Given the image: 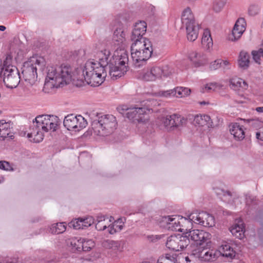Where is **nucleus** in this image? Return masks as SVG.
<instances>
[{
	"mask_svg": "<svg viewBox=\"0 0 263 263\" xmlns=\"http://www.w3.org/2000/svg\"><path fill=\"white\" fill-rule=\"evenodd\" d=\"M97 55L99 62L88 60L83 69V75L88 84L93 86L101 84L107 71L114 80L127 72L128 57L126 51L117 50L111 56L110 52L105 49L98 52Z\"/></svg>",
	"mask_w": 263,
	"mask_h": 263,
	"instance_id": "nucleus-1",
	"label": "nucleus"
},
{
	"mask_svg": "<svg viewBox=\"0 0 263 263\" xmlns=\"http://www.w3.org/2000/svg\"><path fill=\"white\" fill-rule=\"evenodd\" d=\"M73 76L72 68L69 65L49 67L43 91L47 93L51 92L54 88L69 84Z\"/></svg>",
	"mask_w": 263,
	"mask_h": 263,
	"instance_id": "nucleus-2",
	"label": "nucleus"
},
{
	"mask_svg": "<svg viewBox=\"0 0 263 263\" xmlns=\"http://www.w3.org/2000/svg\"><path fill=\"white\" fill-rule=\"evenodd\" d=\"M59 119L57 116L48 115L37 116L30 126L27 134L31 141L35 143L41 142L44 138L43 132H47L49 130L54 132L59 125Z\"/></svg>",
	"mask_w": 263,
	"mask_h": 263,
	"instance_id": "nucleus-3",
	"label": "nucleus"
},
{
	"mask_svg": "<svg viewBox=\"0 0 263 263\" xmlns=\"http://www.w3.org/2000/svg\"><path fill=\"white\" fill-rule=\"evenodd\" d=\"M92 128L96 135L107 136L114 133L117 126L116 117L112 115L98 114L97 118L91 123Z\"/></svg>",
	"mask_w": 263,
	"mask_h": 263,
	"instance_id": "nucleus-4",
	"label": "nucleus"
},
{
	"mask_svg": "<svg viewBox=\"0 0 263 263\" xmlns=\"http://www.w3.org/2000/svg\"><path fill=\"white\" fill-rule=\"evenodd\" d=\"M152 44L149 40L133 43L131 56L136 67L142 65L153 54Z\"/></svg>",
	"mask_w": 263,
	"mask_h": 263,
	"instance_id": "nucleus-5",
	"label": "nucleus"
},
{
	"mask_svg": "<svg viewBox=\"0 0 263 263\" xmlns=\"http://www.w3.org/2000/svg\"><path fill=\"white\" fill-rule=\"evenodd\" d=\"M45 65V61L42 57H32L30 61L25 62L22 72L25 80L30 83H34L37 78V68L43 70Z\"/></svg>",
	"mask_w": 263,
	"mask_h": 263,
	"instance_id": "nucleus-6",
	"label": "nucleus"
},
{
	"mask_svg": "<svg viewBox=\"0 0 263 263\" xmlns=\"http://www.w3.org/2000/svg\"><path fill=\"white\" fill-rule=\"evenodd\" d=\"M0 74L8 88H15L20 82V73L16 67H9L4 71H1Z\"/></svg>",
	"mask_w": 263,
	"mask_h": 263,
	"instance_id": "nucleus-7",
	"label": "nucleus"
},
{
	"mask_svg": "<svg viewBox=\"0 0 263 263\" xmlns=\"http://www.w3.org/2000/svg\"><path fill=\"white\" fill-rule=\"evenodd\" d=\"M63 124L69 130H74L78 132L85 128L87 122L81 115L75 116L73 114H70L65 117Z\"/></svg>",
	"mask_w": 263,
	"mask_h": 263,
	"instance_id": "nucleus-8",
	"label": "nucleus"
},
{
	"mask_svg": "<svg viewBox=\"0 0 263 263\" xmlns=\"http://www.w3.org/2000/svg\"><path fill=\"white\" fill-rule=\"evenodd\" d=\"M188 218L193 223L200 224L205 227H212L215 225L214 217L206 212H193L188 215Z\"/></svg>",
	"mask_w": 263,
	"mask_h": 263,
	"instance_id": "nucleus-9",
	"label": "nucleus"
},
{
	"mask_svg": "<svg viewBox=\"0 0 263 263\" xmlns=\"http://www.w3.org/2000/svg\"><path fill=\"white\" fill-rule=\"evenodd\" d=\"M161 122L166 130L172 131L185 125L186 120L180 115L174 114L162 117Z\"/></svg>",
	"mask_w": 263,
	"mask_h": 263,
	"instance_id": "nucleus-10",
	"label": "nucleus"
},
{
	"mask_svg": "<svg viewBox=\"0 0 263 263\" xmlns=\"http://www.w3.org/2000/svg\"><path fill=\"white\" fill-rule=\"evenodd\" d=\"M189 243V239L185 235L177 234L167 238L166 246L170 250L179 251L186 248Z\"/></svg>",
	"mask_w": 263,
	"mask_h": 263,
	"instance_id": "nucleus-11",
	"label": "nucleus"
},
{
	"mask_svg": "<svg viewBox=\"0 0 263 263\" xmlns=\"http://www.w3.org/2000/svg\"><path fill=\"white\" fill-rule=\"evenodd\" d=\"M127 110L126 117L133 122H137L139 124V127L145 125V119L144 118V115L146 112L145 107H133L125 109Z\"/></svg>",
	"mask_w": 263,
	"mask_h": 263,
	"instance_id": "nucleus-12",
	"label": "nucleus"
},
{
	"mask_svg": "<svg viewBox=\"0 0 263 263\" xmlns=\"http://www.w3.org/2000/svg\"><path fill=\"white\" fill-rule=\"evenodd\" d=\"M211 235L203 230H193L189 231L185 234V236L196 242V245L199 247L204 246V243H208L207 241L210 239Z\"/></svg>",
	"mask_w": 263,
	"mask_h": 263,
	"instance_id": "nucleus-13",
	"label": "nucleus"
},
{
	"mask_svg": "<svg viewBox=\"0 0 263 263\" xmlns=\"http://www.w3.org/2000/svg\"><path fill=\"white\" fill-rule=\"evenodd\" d=\"M173 216H165L163 217V221L167 224L168 228L172 231H179L181 230L180 227H183V224L191 223V221L187 217L176 215L175 217Z\"/></svg>",
	"mask_w": 263,
	"mask_h": 263,
	"instance_id": "nucleus-14",
	"label": "nucleus"
},
{
	"mask_svg": "<svg viewBox=\"0 0 263 263\" xmlns=\"http://www.w3.org/2000/svg\"><path fill=\"white\" fill-rule=\"evenodd\" d=\"M216 256L214 250L204 248V246L194 249L190 257H195L205 261H213L216 259Z\"/></svg>",
	"mask_w": 263,
	"mask_h": 263,
	"instance_id": "nucleus-15",
	"label": "nucleus"
},
{
	"mask_svg": "<svg viewBox=\"0 0 263 263\" xmlns=\"http://www.w3.org/2000/svg\"><path fill=\"white\" fill-rule=\"evenodd\" d=\"M146 27L147 25L144 21H140L135 24L130 36L131 40L133 43L143 42V40H148L143 37V35L146 31Z\"/></svg>",
	"mask_w": 263,
	"mask_h": 263,
	"instance_id": "nucleus-16",
	"label": "nucleus"
},
{
	"mask_svg": "<svg viewBox=\"0 0 263 263\" xmlns=\"http://www.w3.org/2000/svg\"><path fill=\"white\" fill-rule=\"evenodd\" d=\"M246 29V22L243 18H239L236 21L233 29L232 30V37H230V40L232 41H235L239 39L242 35Z\"/></svg>",
	"mask_w": 263,
	"mask_h": 263,
	"instance_id": "nucleus-17",
	"label": "nucleus"
},
{
	"mask_svg": "<svg viewBox=\"0 0 263 263\" xmlns=\"http://www.w3.org/2000/svg\"><path fill=\"white\" fill-rule=\"evenodd\" d=\"M12 124L2 120L0 121V139L4 140L6 138L13 137Z\"/></svg>",
	"mask_w": 263,
	"mask_h": 263,
	"instance_id": "nucleus-18",
	"label": "nucleus"
},
{
	"mask_svg": "<svg viewBox=\"0 0 263 263\" xmlns=\"http://www.w3.org/2000/svg\"><path fill=\"white\" fill-rule=\"evenodd\" d=\"M189 57L196 66L203 65L207 62L205 55L201 51H192L189 54Z\"/></svg>",
	"mask_w": 263,
	"mask_h": 263,
	"instance_id": "nucleus-19",
	"label": "nucleus"
},
{
	"mask_svg": "<svg viewBox=\"0 0 263 263\" xmlns=\"http://www.w3.org/2000/svg\"><path fill=\"white\" fill-rule=\"evenodd\" d=\"M230 232L232 235L240 239L244 237L245 227L241 219L237 220L233 226L230 228Z\"/></svg>",
	"mask_w": 263,
	"mask_h": 263,
	"instance_id": "nucleus-20",
	"label": "nucleus"
},
{
	"mask_svg": "<svg viewBox=\"0 0 263 263\" xmlns=\"http://www.w3.org/2000/svg\"><path fill=\"white\" fill-rule=\"evenodd\" d=\"M181 22L185 27L188 26L197 24L195 22L194 16L189 7L184 10L181 16Z\"/></svg>",
	"mask_w": 263,
	"mask_h": 263,
	"instance_id": "nucleus-21",
	"label": "nucleus"
},
{
	"mask_svg": "<svg viewBox=\"0 0 263 263\" xmlns=\"http://www.w3.org/2000/svg\"><path fill=\"white\" fill-rule=\"evenodd\" d=\"M93 222L94 219L92 217H89L84 219L79 218L77 220L71 222L70 224L75 229H83L90 226Z\"/></svg>",
	"mask_w": 263,
	"mask_h": 263,
	"instance_id": "nucleus-22",
	"label": "nucleus"
},
{
	"mask_svg": "<svg viewBox=\"0 0 263 263\" xmlns=\"http://www.w3.org/2000/svg\"><path fill=\"white\" fill-rule=\"evenodd\" d=\"M67 245L71 248L73 252H80L82 250L87 251L88 250V249H85L84 243H83V240L81 238H72L67 241Z\"/></svg>",
	"mask_w": 263,
	"mask_h": 263,
	"instance_id": "nucleus-23",
	"label": "nucleus"
},
{
	"mask_svg": "<svg viewBox=\"0 0 263 263\" xmlns=\"http://www.w3.org/2000/svg\"><path fill=\"white\" fill-rule=\"evenodd\" d=\"M230 132L237 140H242L245 138V132L243 128L237 123H234L231 126Z\"/></svg>",
	"mask_w": 263,
	"mask_h": 263,
	"instance_id": "nucleus-24",
	"label": "nucleus"
},
{
	"mask_svg": "<svg viewBox=\"0 0 263 263\" xmlns=\"http://www.w3.org/2000/svg\"><path fill=\"white\" fill-rule=\"evenodd\" d=\"M194 123L196 125L203 126L207 125L208 127L212 126V122L209 116L206 115H197L195 116Z\"/></svg>",
	"mask_w": 263,
	"mask_h": 263,
	"instance_id": "nucleus-25",
	"label": "nucleus"
},
{
	"mask_svg": "<svg viewBox=\"0 0 263 263\" xmlns=\"http://www.w3.org/2000/svg\"><path fill=\"white\" fill-rule=\"evenodd\" d=\"M187 38L190 41L196 40L198 35L199 26L198 24L185 27Z\"/></svg>",
	"mask_w": 263,
	"mask_h": 263,
	"instance_id": "nucleus-26",
	"label": "nucleus"
},
{
	"mask_svg": "<svg viewBox=\"0 0 263 263\" xmlns=\"http://www.w3.org/2000/svg\"><path fill=\"white\" fill-rule=\"evenodd\" d=\"M219 252L222 256L230 259H233L236 255L235 251L229 244L222 245L219 248Z\"/></svg>",
	"mask_w": 263,
	"mask_h": 263,
	"instance_id": "nucleus-27",
	"label": "nucleus"
},
{
	"mask_svg": "<svg viewBox=\"0 0 263 263\" xmlns=\"http://www.w3.org/2000/svg\"><path fill=\"white\" fill-rule=\"evenodd\" d=\"M249 59L250 55L249 53L244 51H241L240 52L238 60V63L239 67L243 69H247L249 66Z\"/></svg>",
	"mask_w": 263,
	"mask_h": 263,
	"instance_id": "nucleus-28",
	"label": "nucleus"
},
{
	"mask_svg": "<svg viewBox=\"0 0 263 263\" xmlns=\"http://www.w3.org/2000/svg\"><path fill=\"white\" fill-rule=\"evenodd\" d=\"M180 256L176 254H166L165 256L162 255L159 257L157 263H178V260Z\"/></svg>",
	"mask_w": 263,
	"mask_h": 263,
	"instance_id": "nucleus-29",
	"label": "nucleus"
},
{
	"mask_svg": "<svg viewBox=\"0 0 263 263\" xmlns=\"http://www.w3.org/2000/svg\"><path fill=\"white\" fill-rule=\"evenodd\" d=\"M201 44L203 48L209 49L213 46V41L210 31L205 30L201 40Z\"/></svg>",
	"mask_w": 263,
	"mask_h": 263,
	"instance_id": "nucleus-30",
	"label": "nucleus"
},
{
	"mask_svg": "<svg viewBox=\"0 0 263 263\" xmlns=\"http://www.w3.org/2000/svg\"><path fill=\"white\" fill-rule=\"evenodd\" d=\"M66 227L64 223H57L53 224L50 228V231L54 234H59L63 233L66 230Z\"/></svg>",
	"mask_w": 263,
	"mask_h": 263,
	"instance_id": "nucleus-31",
	"label": "nucleus"
},
{
	"mask_svg": "<svg viewBox=\"0 0 263 263\" xmlns=\"http://www.w3.org/2000/svg\"><path fill=\"white\" fill-rule=\"evenodd\" d=\"M242 84L244 85L245 86H247L246 82L241 79L234 78L231 79L230 80L231 87L234 90H237L239 87H243Z\"/></svg>",
	"mask_w": 263,
	"mask_h": 263,
	"instance_id": "nucleus-32",
	"label": "nucleus"
},
{
	"mask_svg": "<svg viewBox=\"0 0 263 263\" xmlns=\"http://www.w3.org/2000/svg\"><path fill=\"white\" fill-rule=\"evenodd\" d=\"M125 33L122 26L117 27L114 32V39L117 41L122 42L125 38Z\"/></svg>",
	"mask_w": 263,
	"mask_h": 263,
	"instance_id": "nucleus-33",
	"label": "nucleus"
},
{
	"mask_svg": "<svg viewBox=\"0 0 263 263\" xmlns=\"http://www.w3.org/2000/svg\"><path fill=\"white\" fill-rule=\"evenodd\" d=\"M227 0H215L213 4V9L216 12H220L226 4Z\"/></svg>",
	"mask_w": 263,
	"mask_h": 263,
	"instance_id": "nucleus-34",
	"label": "nucleus"
},
{
	"mask_svg": "<svg viewBox=\"0 0 263 263\" xmlns=\"http://www.w3.org/2000/svg\"><path fill=\"white\" fill-rule=\"evenodd\" d=\"M176 96L177 97H184L189 95L191 93V89L185 87H177L175 88Z\"/></svg>",
	"mask_w": 263,
	"mask_h": 263,
	"instance_id": "nucleus-35",
	"label": "nucleus"
},
{
	"mask_svg": "<svg viewBox=\"0 0 263 263\" xmlns=\"http://www.w3.org/2000/svg\"><path fill=\"white\" fill-rule=\"evenodd\" d=\"M263 52V49L260 48L257 51H252V54L253 55V58L254 60V61L260 64V61H261V53Z\"/></svg>",
	"mask_w": 263,
	"mask_h": 263,
	"instance_id": "nucleus-36",
	"label": "nucleus"
},
{
	"mask_svg": "<svg viewBox=\"0 0 263 263\" xmlns=\"http://www.w3.org/2000/svg\"><path fill=\"white\" fill-rule=\"evenodd\" d=\"M12 58L11 55H7L5 60H4L2 67L1 68V71H4L5 69H7L9 67H15L11 65Z\"/></svg>",
	"mask_w": 263,
	"mask_h": 263,
	"instance_id": "nucleus-37",
	"label": "nucleus"
},
{
	"mask_svg": "<svg viewBox=\"0 0 263 263\" xmlns=\"http://www.w3.org/2000/svg\"><path fill=\"white\" fill-rule=\"evenodd\" d=\"M0 169L7 171H13L14 169L10 163L5 161H0Z\"/></svg>",
	"mask_w": 263,
	"mask_h": 263,
	"instance_id": "nucleus-38",
	"label": "nucleus"
},
{
	"mask_svg": "<svg viewBox=\"0 0 263 263\" xmlns=\"http://www.w3.org/2000/svg\"><path fill=\"white\" fill-rule=\"evenodd\" d=\"M221 59H217L214 62H212L210 65V69L211 70H217L221 67Z\"/></svg>",
	"mask_w": 263,
	"mask_h": 263,
	"instance_id": "nucleus-39",
	"label": "nucleus"
},
{
	"mask_svg": "<svg viewBox=\"0 0 263 263\" xmlns=\"http://www.w3.org/2000/svg\"><path fill=\"white\" fill-rule=\"evenodd\" d=\"M151 71L153 72L155 79L160 78L162 77V70L160 67H153L151 68Z\"/></svg>",
	"mask_w": 263,
	"mask_h": 263,
	"instance_id": "nucleus-40",
	"label": "nucleus"
},
{
	"mask_svg": "<svg viewBox=\"0 0 263 263\" xmlns=\"http://www.w3.org/2000/svg\"><path fill=\"white\" fill-rule=\"evenodd\" d=\"M162 75L164 77H168L173 72V69L168 65H165L161 67Z\"/></svg>",
	"mask_w": 263,
	"mask_h": 263,
	"instance_id": "nucleus-41",
	"label": "nucleus"
},
{
	"mask_svg": "<svg viewBox=\"0 0 263 263\" xmlns=\"http://www.w3.org/2000/svg\"><path fill=\"white\" fill-rule=\"evenodd\" d=\"M217 87V85L216 83H210L206 84L204 88H202V92H211V91H214Z\"/></svg>",
	"mask_w": 263,
	"mask_h": 263,
	"instance_id": "nucleus-42",
	"label": "nucleus"
},
{
	"mask_svg": "<svg viewBox=\"0 0 263 263\" xmlns=\"http://www.w3.org/2000/svg\"><path fill=\"white\" fill-rule=\"evenodd\" d=\"M175 92H176L175 90V89H174L168 90L166 91H160L159 92V93L160 96H161L168 97H171V96H176Z\"/></svg>",
	"mask_w": 263,
	"mask_h": 263,
	"instance_id": "nucleus-43",
	"label": "nucleus"
},
{
	"mask_svg": "<svg viewBox=\"0 0 263 263\" xmlns=\"http://www.w3.org/2000/svg\"><path fill=\"white\" fill-rule=\"evenodd\" d=\"M143 79L146 81H155V77L154 76L151 70L147 71L143 75Z\"/></svg>",
	"mask_w": 263,
	"mask_h": 263,
	"instance_id": "nucleus-44",
	"label": "nucleus"
},
{
	"mask_svg": "<svg viewBox=\"0 0 263 263\" xmlns=\"http://www.w3.org/2000/svg\"><path fill=\"white\" fill-rule=\"evenodd\" d=\"M259 11V9L258 6L255 5L251 6L248 10L249 14L252 16H254L258 14Z\"/></svg>",
	"mask_w": 263,
	"mask_h": 263,
	"instance_id": "nucleus-45",
	"label": "nucleus"
},
{
	"mask_svg": "<svg viewBox=\"0 0 263 263\" xmlns=\"http://www.w3.org/2000/svg\"><path fill=\"white\" fill-rule=\"evenodd\" d=\"M114 226L117 228L118 231H120L124 226V222L122 221L121 219H118L114 222Z\"/></svg>",
	"mask_w": 263,
	"mask_h": 263,
	"instance_id": "nucleus-46",
	"label": "nucleus"
},
{
	"mask_svg": "<svg viewBox=\"0 0 263 263\" xmlns=\"http://www.w3.org/2000/svg\"><path fill=\"white\" fill-rule=\"evenodd\" d=\"M108 223L106 221L105 222H97L96 224V228L99 231H102L105 230L107 228Z\"/></svg>",
	"mask_w": 263,
	"mask_h": 263,
	"instance_id": "nucleus-47",
	"label": "nucleus"
},
{
	"mask_svg": "<svg viewBox=\"0 0 263 263\" xmlns=\"http://www.w3.org/2000/svg\"><path fill=\"white\" fill-rule=\"evenodd\" d=\"M106 218L107 217L106 215H104L100 214L97 216L96 221H97V222H105Z\"/></svg>",
	"mask_w": 263,
	"mask_h": 263,
	"instance_id": "nucleus-48",
	"label": "nucleus"
},
{
	"mask_svg": "<svg viewBox=\"0 0 263 263\" xmlns=\"http://www.w3.org/2000/svg\"><path fill=\"white\" fill-rule=\"evenodd\" d=\"M108 228H109V233L110 234H115V233H116L117 232H118L117 228H116L115 226H114V224L113 223L111 226H108Z\"/></svg>",
	"mask_w": 263,
	"mask_h": 263,
	"instance_id": "nucleus-49",
	"label": "nucleus"
},
{
	"mask_svg": "<svg viewBox=\"0 0 263 263\" xmlns=\"http://www.w3.org/2000/svg\"><path fill=\"white\" fill-rule=\"evenodd\" d=\"M229 62L228 61H223V60H222V62H221V68H222L223 69V70H227L229 68Z\"/></svg>",
	"mask_w": 263,
	"mask_h": 263,
	"instance_id": "nucleus-50",
	"label": "nucleus"
},
{
	"mask_svg": "<svg viewBox=\"0 0 263 263\" xmlns=\"http://www.w3.org/2000/svg\"><path fill=\"white\" fill-rule=\"evenodd\" d=\"M256 137L257 139L263 141V129L256 132Z\"/></svg>",
	"mask_w": 263,
	"mask_h": 263,
	"instance_id": "nucleus-51",
	"label": "nucleus"
},
{
	"mask_svg": "<svg viewBox=\"0 0 263 263\" xmlns=\"http://www.w3.org/2000/svg\"><path fill=\"white\" fill-rule=\"evenodd\" d=\"M0 263H18V261L15 258H10L3 260L2 261H1Z\"/></svg>",
	"mask_w": 263,
	"mask_h": 263,
	"instance_id": "nucleus-52",
	"label": "nucleus"
},
{
	"mask_svg": "<svg viewBox=\"0 0 263 263\" xmlns=\"http://www.w3.org/2000/svg\"><path fill=\"white\" fill-rule=\"evenodd\" d=\"M253 198L250 196H247L246 197V204L247 205H249V204H250L252 202H253Z\"/></svg>",
	"mask_w": 263,
	"mask_h": 263,
	"instance_id": "nucleus-53",
	"label": "nucleus"
},
{
	"mask_svg": "<svg viewBox=\"0 0 263 263\" xmlns=\"http://www.w3.org/2000/svg\"><path fill=\"white\" fill-rule=\"evenodd\" d=\"M106 243H108L110 247H111L113 245H115L117 244L116 242L112 240H107L106 241Z\"/></svg>",
	"mask_w": 263,
	"mask_h": 263,
	"instance_id": "nucleus-54",
	"label": "nucleus"
},
{
	"mask_svg": "<svg viewBox=\"0 0 263 263\" xmlns=\"http://www.w3.org/2000/svg\"><path fill=\"white\" fill-rule=\"evenodd\" d=\"M223 196L224 197H227V196L231 197L232 195H231V193L230 192L226 191V192H223Z\"/></svg>",
	"mask_w": 263,
	"mask_h": 263,
	"instance_id": "nucleus-55",
	"label": "nucleus"
},
{
	"mask_svg": "<svg viewBox=\"0 0 263 263\" xmlns=\"http://www.w3.org/2000/svg\"><path fill=\"white\" fill-rule=\"evenodd\" d=\"M256 110L258 112H263V106L257 107Z\"/></svg>",
	"mask_w": 263,
	"mask_h": 263,
	"instance_id": "nucleus-56",
	"label": "nucleus"
},
{
	"mask_svg": "<svg viewBox=\"0 0 263 263\" xmlns=\"http://www.w3.org/2000/svg\"><path fill=\"white\" fill-rule=\"evenodd\" d=\"M184 258L185 261H186V263H193L192 262V260L190 259L189 257L186 256Z\"/></svg>",
	"mask_w": 263,
	"mask_h": 263,
	"instance_id": "nucleus-57",
	"label": "nucleus"
},
{
	"mask_svg": "<svg viewBox=\"0 0 263 263\" xmlns=\"http://www.w3.org/2000/svg\"><path fill=\"white\" fill-rule=\"evenodd\" d=\"M6 30V27L4 26H0V30L2 31H4Z\"/></svg>",
	"mask_w": 263,
	"mask_h": 263,
	"instance_id": "nucleus-58",
	"label": "nucleus"
},
{
	"mask_svg": "<svg viewBox=\"0 0 263 263\" xmlns=\"http://www.w3.org/2000/svg\"><path fill=\"white\" fill-rule=\"evenodd\" d=\"M84 247L85 248V249H86V250L88 249V250L87 251H89V250H90L91 249V247H86V246H84Z\"/></svg>",
	"mask_w": 263,
	"mask_h": 263,
	"instance_id": "nucleus-59",
	"label": "nucleus"
},
{
	"mask_svg": "<svg viewBox=\"0 0 263 263\" xmlns=\"http://www.w3.org/2000/svg\"><path fill=\"white\" fill-rule=\"evenodd\" d=\"M113 220H114V218L112 216H110L109 221L111 222Z\"/></svg>",
	"mask_w": 263,
	"mask_h": 263,
	"instance_id": "nucleus-60",
	"label": "nucleus"
},
{
	"mask_svg": "<svg viewBox=\"0 0 263 263\" xmlns=\"http://www.w3.org/2000/svg\"><path fill=\"white\" fill-rule=\"evenodd\" d=\"M206 103L205 102V101H203V102H200V104L202 105V104H206Z\"/></svg>",
	"mask_w": 263,
	"mask_h": 263,
	"instance_id": "nucleus-61",
	"label": "nucleus"
},
{
	"mask_svg": "<svg viewBox=\"0 0 263 263\" xmlns=\"http://www.w3.org/2000/svg\"><path fill=\"white\" fill-rule=\"evenodd\" d=\"M142 263H150V262L148 261H143L142 262Z\"/></svg>",
	"mask_w": 263,
	"mask_h": 263,
	"instance_id": "nucleus-62",
	"label": "nucleus"
},
{
	"mask_svg": "<svg viewBox=\"0 0 263 263\" xmlns=\"http://www.w3.org/2000/svg\"><path fill=\"white\" fill-rule=\"evenodd\" d=\"M261 57L263 58V52L261 53Z\"/></svg>",
	"mask_w": 263,
	"mask_h": 263,
	"instance_id": "nucleus-63",
	"label": "nucleus"
},
{
	"mask_svg": "<svg viewBox=\"0 0 263 263\" xmlns=\"http://www.w3.org/2000/svg\"><path fill=\"white\" fill-rule=\"evenodd\" d=\"M262 45L263 46V42H262Z\"/></svg>",
	"mask_w": 263,
	"mask_h": 263,
	"instance_id": "nucleus-64",
	"label": "nucleus"
}]
</instances>
